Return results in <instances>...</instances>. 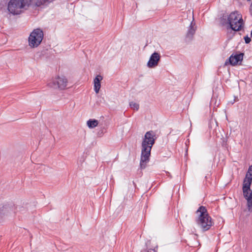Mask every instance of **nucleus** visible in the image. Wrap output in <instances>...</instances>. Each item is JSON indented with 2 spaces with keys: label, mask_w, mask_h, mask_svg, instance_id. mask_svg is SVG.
Here are the masks:
<instances>
[{
  "label": "nucleus",
  "mask_w": 252,
  "mask_h": 252,
  "mask_svg": "<svg viewBox=\"0 0 252 252\" xmlns=\"http://www.w3.org/2000/svg\"><path fill=\"white\" fill-rule=\"evenodd\" d=\"M7 10L9 15H19L24 13L32 3L37 7L47 5L54 0H6Z\"/></svg>",
  "instance_id": "nucleus-1"
},
{
  "label": "nucleus",
  "mask_w": 252,
  "mask_h": 252,
  "mask_svg": "<svg viewBox=\"0 0 252 252\" xmlns=\"http://www.w3.org/2000/svg\"><path fill=\"white\" fill-rule=\"evenodd\" d=\"M157 139L156 133L153 130L146 132L141 143V153L140 165L141 169L146 167V164L150 160L151 151Z\"/></svg>",
  "instance_id": "nucleus-2"
},
{
  "label": "nucleus",
  "mask_w": 252,
  "mask_h": 252,
  "mask_svg": "<svg viewBox=\"0 0 252 252\" xmlns=\"http://www.w3.org/2000/svg\"><path fill=\"white\" fill-rule=\"evenodd\" d=\"M198 217L196 219V222L198 226L203 231H206L210 229L213 225L211 217L209 215L205 207L201 206L196 211Z\"/></svg>",
  "instance_id": "nucleus-3"
},
{
  "label": "nucleus",
  "mask_w": 252,
  "mask_h": 252,
  "mask_svg": "<svg viewBox=\"0 0 252 252\" xmlns=\"http://www.w3.org/2000/svg\"><path fill=\"white\" fill-rule=\"evenodd\" d=\"M226 23L229 28L235 32L241 31L244 25L242 15L237 11L232 12L228 15Z\"/></svg>",
  "instance_id": "nucleus-4"
},
{
  "label": "nucleus",
  "mask_w": 252,
  "mask_h": 252,
  "mask_svg": "<svg viewBox=\"0 0 252 252\" xmlns=\"http://www.w3.org/2000/svg\"><path fill=\"white\" fill-rule=\"evenodd\" d=\"M43 32L40 29H34L29 37V44L32 48L38 46L43 38Z\"/></svg>",
  "instance_id": "nucleus-5"
},
{
  "label": "nucleus",
  "mask_w": 252,
  "mask_h": 252,
  "mask_svg": "<svg viewBox=\"0 0 252 252\" xmlns=\"http://www.w3.org/2000/svg\"><path fill=\"white\" fill-rule=\"evenodd\" d=\"M67 79L64 77L58 76L48 83L50 88L54 89L59 88L61 90L64 89L67 86Z\"/></svg>",
  "instance_id": "nucleus-6"
},
{
  "label": "nucleus",
  "mask_w": 252,
  "mask_h": 252,
  "mask_svg": "<svg viewBox=\"0 0 252 252\" xmlns=\"http://www.w3.org/2000/svg\"><path fill=\"white\" fill-rule=\"evenodd\" d=\"M251 185H243L242 190L244 198L247 201V208L249 212H252V190Z\"/></svg>",
  "instance_id": "nucleus-7"
},
{
  "label": "nucleus",
  "mask_w": 252,
  "mask_h": 252,
  "mask_svg": "<svg viewBox=\"0 0 252 252\" xmlns=\"http://www.w3.org/2000/svg\"><path fill=\"white\" fill-rule=\"evenodd\" d=\"M160 60V55L157 52L153 53L147 63V66L150 68H153L158 65V62Z\"/></svg>",
  "instance_id": "nucleus-8"
},
{
  "label": "nucleus",
  "mask_w": 252,
  "mask_h": 252,
  "mask_svg": "<svg viewBox=\"0 0 252 252\" xmlns=\"http://www.w3.org/2000/svg\"><path fill=\"white\" fill-rule=\"evenodd\" d=\"M243 53H240L234 55L232 54L229 58V63L232 65H235L237 64L239 62H242L243 59Z\"/></svg>",
  "instance_id": "nucleus-9"
},
{
  "label": "nucleus",
  "mask_w": 252,
  "mask_h": 252,
  "mask_svg": "<svg viewBox=\"0 0 252 252\" xmlns=\"http://www.w3.org/2000/svg\"><path fill=\"white\" fill-rule=\"evenodd\" d=\"M252 183V165L249 166L246 176L243 180V185H251Z\"/></svg>",
  "instance_id": "nucleus-10"
},
{
  "label": "nucleus",
  "mask_w": 252,
  "mask_h": 252,
  "mask_svg": "<svg viewBox=\"0 0 252 252\" xmlns=\"http://www.w3.org/2000/svg\"><path fill=\"white\" fill-rule=\"evenodd\" d=\"M195 23L192 21L188 28L186 37L189 39H191L196 31V27Z\"/></svg>",
  "instance_id": "nucleus-11"
},
{
  "label": "nucleus",
  "mask_w": 252,
  "mask_h": 252,
  "mask_svg": "<svg viewBox=\"0 0 252 252\" xmlns=\"http://www.w3.org/2000/svg\"><path fill=\"white\" fill-rule=\"evenodd\" d=\"M103 77L100 75H97L94 80V91L97 94L98 93L101 87L100 81L102 80Z\"/></svg>",
  "instance_id": "nucleus-12"
},
{
  "label": "nucleus",
  "mask_w": 252,
  "mask_h": 252,
  "mask_svg": "<svg viewBox=\"0 0 252 252\" xmlns=\"http://www.w3.org/2000/svg\"><path fill=\"white\" fill-rule=\"evenodd\" d=\"M87 126L90 128H94L98 125V121L95 119H89L87 122Z\"/></svg>",
  "instance_id": "nucleus-13"
},
{
  "label": "nucleus",
  "mask_w": 252,
  "mask_h": 252,
  "mask_svg": "<svg viewBox=\"0 0 252 252\" xmlns=\"http://www.w3.org/2000/svg\"><path fill=\"white\" fill-rule=\"evenodd\" d=\"M129 106L130 108L134 110L137 111L139 108V105L138 103H136L134 101H131L129 102Z\"/></svg>",
  "instance_id": "nucleus-14"
},
{
  "label": "nucleus",
  "mask_w": 252,
  "mask_h": 252,
  "mask_svg": "<svg viewBox=\"0 0 252 252\" xmlns=\"http://www.w3.org/2000/svg\"><path fill=\"white\" fill-rule=\"evenodd\" d=\"M104 132H105V129L104 128V127L101 128L97 131V135L99 137H101L102 136Z\"/></svg>",
  "instance_id": "nucleus-15"
},
{
  "label": "nucleus",
  "mask_w": 252,
  "mask_h": 252,
  "mask_svg": "<svg viewBox=\"0 0 252 252\" xmlns=\"http://www.w3.org/2000/svg\"><path fill=\"white\" fill-rule=\"evenodd\" d=\"M245 42L246 44L249 43L251 41V38L248 36H246L244 37Z\"/></svg>",
  "instance_id": "nucleus-16"
},
{
  "label": "nucleus",
  "mask_w": 252,
  "mask_h": 252,
  "mask_svg": "<svg viewBox=\"0 0 252 252\" xmlns=\"http://www.w3.org/2000/svg\"><path fill=\"white\" fill-rule=\"evenodd\" d=\"M145 252H156L155 249H149L147 251H145Z\"/></svg>",
  "instance_id": "nucleus-17"
},
{
  "label": "nucleus",
  "mask_w": 252,
  "mask_h": 252,
  "mask_svg": "<svg viewBox=\"0 0 252 252\" xmlns=\"http://www.w3.org/2000/svg\"><path fill=\"white\" fill-rule=\"evenodd\" d=\"M250 12L252 15V3H251L250 7Z\"/></svg>",
  "instance_id": "nucleus-18"
},
{
  "label": "nucleus",
  "mask_w": 252,
  "mask_h": 252,
  "mask_svg": "<svg viewBox=\"0 0 252 252\" xmlns=\"http://www.w3.org/2000/svg\"><path fill=\"white\" fill-rule=\"evenodd\" d=\"M40 168L41 169H45V165H41L40 166Z\"/></svg>",
  "instance_id": "nucleus-19"
},
{
  "label": "nucleus",
  "mask_w": 252,
  "mask_h": 252,
  "mask_svg": "<svg viewBox=\"0 0 252 252\" xmlns=\"http://www.w3.org/2000/svg\"><path fill=\"white\" fill-rule=\"evenodd\" d=\"M3 209H4L5 210H6L7 209V207H6V206H3Z\"/></svg>",
  "instance_id": "nucleus-20"
},
{
  "label": "nucleus",
  "mask_w": 252,
  "mask_h": 252,
  "mask_svg": "<svg viewBox=\"0 0 252 252\" xmlns=\"http://www.w3.org/2000/svg\"><path fill=\"white\" fill-rule=\"evenodd\" d=\"M227 63H228V62H227V61H226L225 62V64H226Z\"/></svg>",
  "instance_id": "nucleus-21"
}]
</instances>
